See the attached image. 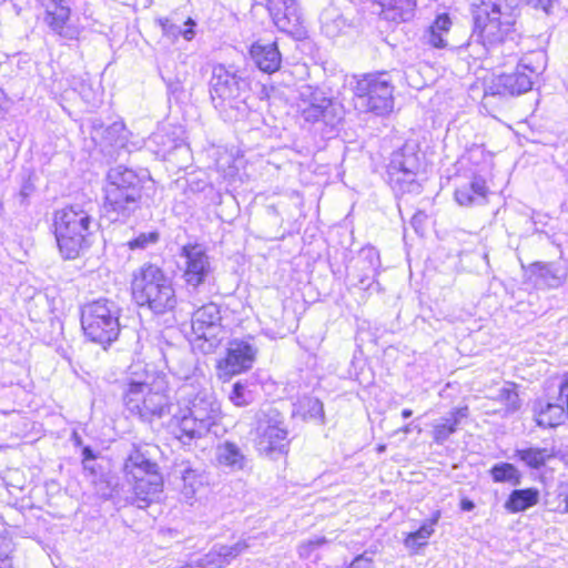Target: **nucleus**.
I'll return each instance as SVG.
<instances>
[{
	"label": "nucleus",
	"mask_w": 568,
	"mask_h": 568,
	"mask_svg": "<svg viewBox=\"0 0 568 568\" xmlns=\"http://www.w3.org/2000/svg\"><path fill=\"white\" fill-rule=\"evenodd\" d=\"M168 414L169 432L183 445H190L216 423L221 405L209 388L186 381L176 389Z\"/></svg>",
	"instance_id": "f257e3e1"
},
{
	"label": "nucleus",
	"mask_w": 568,
	"mask_h": 568,
	"mask_svg": "<svg viewBox=\"0 0 568 568\" xmlns=\"http://www.w3.org/2000/svg\"><path fill=\"white\" fill-rule=\"evenodd\" d=\"M517 16L518 0H481L475 18V33L491 58L516 61Z\"/></svg>",
	"instance_id": "f03ea898"
},
{
	"label": "nucleus",
	"mask_w": 568,
	"mask_h": 568,
	"mask_svg": "<svg viewBox=\"0 0 568 568\" xmlns=\"http://www.w3.org/2000/svg\"><path fill=\"white\" fill-rule=\"evenodd\" d=\"M154 187L146 171L119 164L108 170L102 186V209L112 222L125 223L141 207L143 192Z\"/></svg>",
	"instance_id": "7ed1b4c3"
},
{
	"label": "nucleus",
	"mask_w": 568,
	"mask_h": 568,
	"mask_svg": "<svg viewBox=\"0 0 568 568\" xmlns=\"http://www.w3.org/2000/svg\"><path fill=\"white\" fill-rule=\"evenodd\" d=\"M93 204H72L54 215V233L57 243L64 258L78 257L83 248L89 246V236L97 227V222L91 215Z\"/></svg>",
	"instance_id": "20e7f679"
},
{
	"label": "nucleus",
	"mask_w": 568,
	"mask_h": 568,
	"mask_svg": "<svg viewBox=\"0 0 568 568\" xmlns=\"http://www.w3.org/2000/svg\"><path fill=\"white\" fill-rule=\"evenodd\" d=\"M131 290L135 303L155 314H164L176 304L171 278L155 264L145 263L133 272Z\"/></svg>",
	"instance_id": "39448f33"
},
{
	"label": "nucleus",
	"mask_w": 568,
	"mask_h": 568,
	"mask_svg": "<svg viewBox=\"0 0 568 568\" xmlns=\"http://www.w3.org/2000/svg\"><path fill=\"white\" fill-rule=\"evenodd\" d=\"M162 378L146 376L144 379L129 378L123 389L125 408L144 422L161 418L172 404Z\"/></svg>",
	"instance_id": "423d86ee"
},
{
	"label": "nucleus",
	"mask_w": 568,
	"mask_h": 568,
	"mask_svg": "<svg viewBox=\"0 0 568 568\" xmlns=\"http://www.w3.org/2000/svg\"><path fill=\"white\" fill-rule=\"evenodd\" d=\"M546 68V54L544 51H531L523 55L516 65V70L510 73L498 75L485 89L484 100L488 102L489 98L496 95H520L532 89L538 75Z\"/></svg>",
	"instance_id": "0eeeda50"
},
{
	"label": "nucleus",
	"mask_w": 568,
	"mask_h": 568,
	"mask_svg": "<svg viewBox=\"0 0 568 568\" xmlns=\"http://www.w3.org/2000/svg\"><path fill=\"white\" fill-rule=\"evenodd\" d=\"M120 306L106 298L85 304L81 310L82 329L92 342L110 345L120 333Z\"/></svg>",
	"instance_id": "6e6552de"
},
{
	"label": "nucleus",
	"mask_w": 568,
	"mask_h": 568,
	"mask_svg": "<svg viewBox=\"0 0 568 568\" xmlns=\"http://www.w3.org/2000/svg\"><path fill=\"white\" fill-rule=\"evenodd\" d=\"M394 88L386 73L365 74L354 87V105L359 112L386 115L393 111Z\"/></svg>",
	"instance_id": "1a4fd4ad"
},
{
	"label": "nucleus",
	"mask_w": 568,
	"mask_h": 568,
	"mask_svg": "<svg viewBox=\"0 0 568 568\" xmlns=\"http://www.w3.org/2000/svg\"><path fill=\"white\" fill-rule=\"evenodd\" d=\"M422 156L415 143H406L392 154L387 165L388 183L396 193L418 194L422 183L417 179Z\"/></svg>",
	"instance_id": "9d476101"
},
{
	"label": "nucleus",
	"mask_w": 568,
	"mask_h": 568,
	"mask_svg": "<svg viewBox=\"0 0 568 568\" xmlns=\"http://www.w3.org/2000/svg\"><path fill=\"white\" fill-rule=\"evenodd\" d=\"M250 83L245 77L223 64L215 65L210 80V93L213 101L220 100V105L229 104L237 108L245 102Z\"/></svg>",
	"instance_id": "9b49d317"
},
{
	"label": "nucleus",
	"mask_w": 568,
	"mask_h": 568,
	"mask_svg": "<svg viewBox=\"0 0 568 568\" xmlns=\"http://www.w3.org/2000/svg\"><path fill=\"white\" fill-rule=\"evenodd\" d=\"M221 320L220 306L215 303L201 306L192 315L194 346L205 354L214 352L224 338Z\"/></svg>",
	"instance_id": "f8f14e48"
},
{
	"label": "nucleus",
	"mask_w": 568,
	"mask_h": 568,
	"mask_svg": "<svg viewBox=\"0 0 568 568\" xmlns=\"http://www.w3.org/2000/svg\"><path fill=\"white\" fill-rule=\"evenodd\" d=\"M182 277L187 286L197 288L213 276L211 258L202 244H186L181 247Z\"/></svg>",
	"instance_id": "ddd939ff"
},
{
	"label": "nucleus",
	"mask_w": 568,
	"mask_h": 568,
	"mask_svg": "<svg viewBox=\"0 0 568 568\" xmlns=\"http://www.w3.org/2000/svg\"><path fill=\"white\" fill-rule=\"evenodd\" d=\"M42 20L50 31L64 41L77 40L82 29L72 22L71 8L67 0H40Z\"/></svg>",
	"instance_id": "4468645a"
},
{
	"label": "nucleus",
	"mask_w": 568,
	"mask_h": 568,
	"mask_svg": "<svg viewBox=\"0 0 568 568\" xmlns=\"http://www.w3.org/2000/svg\"><path fill=\"white\" fill-rule=\"evenodd\" d=\"M256 349L247 341L233 339L227 344L226 355L217 363L219 377L226 381L250 369L255 361Z\"/></svg>",
	"instance_id": "2eb2a0df"
},
{
	"label": "nucleus",
	"mask_w": 568,
	"mask_h": 568,
	"mask_svg": "<svg viewBox=\"0 0 568 568\" xmlns=\"http://www.w3.org/2000/svg\"><path fill=\"white\" fill-rule=\"evenodd\" d=\"M268 13L275 27L294 38L305 34L303 20L295 0H271Z\"/></svg>",
	"instance_id": "dca6fc26"
},
{
	"label": "nucleus",
	"mask_w": 568,
	"mask_h": 568,
	"mask_svg": "<svg viewBox=\"0 0 568 568\" xmlns=\"http://www.w3.org/2000/svg\"><path fill=\"white\" fill-rule=\"evenodd\" d=\"M300 99L298 111L305 122L315 123L323 120L325 123H329L332 100L325 97L320 89L304 85L300 90Z\"/></svg>",
	"instance_id": "f3484780"
},
{
	"label": "nucleus",
	"mask_w": 568,
	"mask_h": 568,
	"mask_svg": "<svg viewBox=\"0 0 568 568\" xmlns=\"http://www.w3.org/2000/svg\"><path fill=\"white\" fill-rule=\"evenodd\" d=\"M247 548L248 544L245 540H240L231 546L215 544L207 554L195 561V566L199 568H225Z\"/></svg>",
	"instance_id": "a211bd4d"
},
{
	"label": "nucleus",
	"mask_w": 568,
	"mask_h": 568,
	"mask_svg": "<svg viewBox=\"0 0 568 568\" xmlns=\"http://www.w3.org/2000/svg\"><path fill=\"white\" fill-rule=\"evenodd\" d=\"M250 55L254 64L265 73H274L282 63V54L276 42H254L250 49Z\"/></svg>",
	"instance_id": "6ab92c4d"
},
{
	"label": "nucleus",
	"mask_w": 568,
	"mask_h": 568,
	"mask_svg": "<svg viewBox=\"0 0 568 568\" xmlns=\"http://www.w3.org/2000/svg\"><path fill=\"white\" fill-rule=\"evenodd\" d=\"M134 481L131 503L138 508L144 509L159 498L163 486L159 474L139 477V479H134Z\"/></svg>",
	"instance_id": "aec40b11"
},
{
	"label": "nucleus",
	"mask_w": 568,
	"mask_h": 568,
	"mask_svg": "<svg viewBox=\"0 0 568 568\" xmlns=\"http://www.w3.org/2000/svg\"><path fill=\"white\" fill-rule=\"evenodd\" d=\"M257 447L266 455L286 453L288 447L287 430L278 424L260 426Z\"/></svg>",
	"instance_id": "412c9836"
},
{
	"label": "nucleus",
	"mask_w": 568,
	"mask_h": 568,
	"mask_svg": "<svg viewBox=\"0 0 568 568\" xmlns=\"http://www.w3.org/2000/svg\"><path fill=\"white\" fill-rule=\"evenodd\" d=\"M530 273L536 286L548 288L561 286L567 277V268L559 263L536 262L530 265Z\"/></svg>",
	"instance_id": "4be33fe9"
},
{
	"label": "nucleus",
	"mask_w": 568,
	"mask_h": 568,
	"mask_svg": "<svg viewBox=\"0 0 568 568\" xmlns=\"http://www.w3.org/2000/svg\"><path fill=\"white\" fill-rule=\"evenodd\" d=\"M469 415L468 406L453 408L446 416L436 419L432 427V437L436 444H444L455 434L463 419Z\"/></svg>",
	"instance_id": "5701e85b"
},
{
	"label": "nucleus",
	"mask_w": 568,
	"mask_h": 568,
	"mask_svg": "<svg viewBox=\"0 0 568 568\" xmlns=\"http://www.w3.org/2000/svg\"><path fill=\"white\" fill-rule=\"evenodd\" d=\"M487 193L485 179L474 176L469 182L456 189L455 200L462 206L483 205L487 202Z\"/></svg>",
	"instance_id": "b1692460"
},
{
	"label": "nucleus",
	"mask_w": 568,
	"mask_h": 568,
	"mask_svg": "<svg viewBox=\"0 0 568 568\" xmlns=\"http://www.w3.org/2000/svg\"><path fill=\"white\" fill-rule=\"evenodd\" d=\"M382 8L384 19L405 22L414 17L416 0H375Z\"/></svg>",
	"instance_id": "393cba45"
},
{
	"label": "nucleus",
	"mask_w": 568,
	"mask_h": 568,
	"mask_svg": "<svg viewBox=\"0 0 568 568\" xmlns=\"http://www.w3.org/2000/svg\"><path fill=\"white\" fill-rule=\"evenodd\" d=\"M452 24V20L447 13L438 14L423 36L425 43L436 49L447 48V37Z\"/></svg>",
	"instance_id": "a878e982"
},
{
	"label": "nucleus",
	"mask_w": 568,
	"mask_h": 568,
	"mask_svg": "<svg viewBox=\"0 0 568 568\" xmlns=\"http://www.w3.org/2000/svg\"><path fill=\"white\" fill-rule=\"evenodd\" d=\"M292 414L302 420H313L320 424H323L325 419L323 403L312 396L300 397L293 404Z\"/></svg>",
	"instance_id": "bb28decb"
},
{
	"label": "nucleus",
	"mask_w": 568,
	"mask_h": 568,
	"mask_svg": "<svg viewBox=\"0 0 568 568\" xmlns=\"http://www.w3.org/2000/svg\"><path fill=\"white\" fill-rule=\"evenodd\" d=\"M535 419L538 426L555 427L560 425L566 416L562 405L538 400L534 405Z\"/></svg>",
	"instance_id": "cd10ccee"
},
{
	"label": "nucleus",
	"mask_w": 568,
	"mask_h": 568,
	"mask_svg": "<svg viewBox=\"0 0 568 568\" xmlns=\"http://www.w3.org/2000/svg\"><path fill=\"white\" fill-rule=\"evenodd\" d=\"M216 458L221 466L232 471L243 470L248 463L241 448L231 442H225L217 447Z\"/></svg>",
	"instance_id": "c85d7f7f"
},
{
	"label": "nucleus",
	"mask_w": 568,
	"mask_h": 568,
	"mask_svg": "<svg viewBox=\"0 0 568 568\" xmlns=\"http://www.w3.org/2000/svg\"><path fill=\"white\" fill-rule=\"evenodd\" d=\"M156 469V464L152 463L139 450L131 453L124 464L125 474L132 476L133 480L151 474H158Z\"/></svg>",
	"instance_id": "c756f323"
},
{
	"label": "nucleus",
	"mask_w": 568,
	"mask_h": 568,
	"mask_svg": "<svg viewBox=\"0 0 568 568\" xmlns=\"http://www.w3.org/2000/svg\"><path fill=\"white\" fill-rule=\"evenodd\" d=\"M358 263L363 271L359 284L362 287H368L371 285V280L374 278L378 267L381 266L378 251L372 246L362 248L359 252Z\"/></svg>",
	"instance_id": "7c9ffc66"
},
{
	"label": "nucleus",
	"mask_w": 568,
	"mask_h": 568,
	"mask_svg": "<svg viewBox=\"0 0 568 568\" xmlns=\"http://www.w3.org/2000/svg\"><path fill=\"white\" fill-rule=\"evenodd\" d=\"M539 500V491L536 488L515 489L505 503V508L510 513L524 511L535 506Z\"/></svg>",
	"instance_id": "2f4dec72"
},
{
	"label": "nucleus",
	"mask_w": 568,
	"mask_h": 568,
	"mask_svg": "<svg viewBox=\"0 0 568 568\" xmlns=\"http://www.w3.org/2000/svg\"><path fill=\"white\" fill-rule=\"evenodd\" d=\"M516 457L524 462L528 467L539 469L546 465L548 460L558 456L555 447L551 448H526L517 449Z\"/></svg>",
	"instance_id": "473e14b6"
},
{
	"label": "nucleus",
	"mask_w": 568,
	"mask_h": 568,
	"mask_svg": "<svg viewBox=\"0 0 568 568\" xmlns=\"http://www.w3.org/2000/svg\"><path fill=\"white\" fill-rule=\"evenodd\" d=\"M322 31L329 38L338 36L347 26L341 10L334 6L325 8L320 17Z\"/></svg>",
	"instance_id": "72a5a7b5"
},
{
	"label": "nucleus",
	"mask_w": 568,
	"mask_h": 568,
	"mask_svg": "<svg viewBox=\"0 0 568 568\" xmlns=\"http://www.w3.org/2000/svg\"><path fill=\"white\" fill-rule=\"evenodd\" d=\"M442 513L440 510H436L433 513L432 517L424 521V524L413 532H409L405 538V546L408 548H419L427 544V540L435 531V526L438 524L440 519Z\"/></svg>",
	"instance_id": "f704fd0d"
},
{
	"label": "nucleus",
	"mask_w": 568,
	"mask_h": 568,
	"mask_svg": "<svg viewBox=\"0 0 568 568\" xmlns=\"http://www.w3.org/2000/svg\"><path fill=\"white\" fill-rule=\"evenodd\" d=\"M158 21L161 27L163 36L169 38L170 40H176L179 37H183L185 40L191 41L195 36V22L191 18H189L184 23L186 28H182L181 26L174 24L168 18H161Z\"/></svg>",
	"instance_id": "c9c22d12"
},
{
	"label": "nucleus",
	"mask_w": 568,
	"mask_h": 568,
	"mask_svg": "<svg viewBox=\"0 0 568 568\" xmlns=\"http://www.w3.org/2000/svg\"><path fill=\"white\" fill-rule=\"evenodd\" d=\"M489 474L495 483H508L514 486L519 485L521 479L520 471L509 463H498L494 465Z\"/></svg>",
	"instance_id": "e433bc0d"
},
{
	"label": "nucleus",
	"mask_w": 568,
	"mask_h": 568,
	"mask_svg": "<svg viewBox=\"0 0 568 568\" xmlns=\"http://www.w3.org/2000/svg\"><path fill=\"white\" fill-rule=\"evenodd\" d=\"M129 132L121 121H115L104 130V139L111 146L125 148Z\"/></svg>",
	"instance_id": "4c0bfd02"
},
{
	"label": "nucleus",
	"mask_w": 568,
	"mask_h": 568,
	"mask_svg": "<svg viewBox=\"0 0 568 568\" xmlns=\"http://www.w3.org/2000/svg\"><path fill=\"white\" fill-rule=\"evenodd\" d=\"M230 400L239 407L247 406L254 399L253 390L247 381H239L233 384L229 395Z\"/></svg>",
	"instance_id": "58836bf2"
},
{
	"label": "nucleus",
	"mask_w": 568,
	"mask_h": 568,
	"mask_svg": "<svg viewBox=\"0 0 568 568\" xmlns=\"http://www.w3.org/2000/svg\"><path fill=\"white\" fill-rule=\"evenodd\" d=\"M495 399L505 405L506 413H515L520 407V400L515 384L509 383L498 389Z\"/></svg>",
	"instance_id": "ea45409f"
},
{
	"label": "nucleus",
	"mask_w": 568,
	"mask_h": 568,
	"mask_svg": "<svg viewBox=\"0 0 568 568\" xmlns=\"http://www.w3.org/2000/svg\"><path fill=\"white\" fill-rule=\"evenodd\" d=\"M152 141L161 146V149L158 151L159 153H162L163 156L166 154H170L172 151L176 149H181L184 151H187L185 148L183 140L180 138H171L165 132H156L152 135Z\"/></svg>",
	"instance_id": "a19ab883"
},
{
	"label": "nucleus",
	"mask_w": 568,
	"mask_h": 568,
	"mask_svg": "<svg viewBox=\"0 0 568 568\" xmlns=\"http://www.w3.org/2000/svg\"><path fill=\"white\" fill-rule=\"evenodd\" d=\"M557 501L546 500L552 510L558 513H568V478L558 483L555 490Z\"/></svg>",
	"instance_id": "79ce46f5"
},
{
	"label": "nucleus",
	"mask_w": 568,
	"mask_h": 568,
	"mask_svg": "<svg viewBox=\"0 0 568 568\" xmlns=\"http://www.w3.org/2000/svg\"><path fill=\"white\" fill-rule=\"evenodd\" d=\"M160 241V233L158 231L142 232L134 239L128 242L130 250H145Z\"/></svg>",
	"instance_id": "37998d69"
},
{
	"label": "nucleus",
	"mask_w": 568,
	"mask_h": 568,
	"mask_svg": "<svg viewBox=\"0 0 568 568\" xmlns=\"http://www.w3.org/2000/svg\"><path fill=\"white\" fill-rule=\"evenodd\" d=\"M175 473L181 475L185 494H194L197 486L201 484L197 473L186 465H181L179 469H175Z\"/></svg>",
	"instance_id": "c03bdc74"
},
{
	"label": "nucleus",
	"mask_w": 568,
	"mask_h": 568,
	"mask_svg": "<svg viewBox=\"0 0 568 568\" xmlns=\"http://www.w3.org/2000/svg\"><path fill=\"white\" fill-rule=\"evenodd\" d=\"M326 544V539L324 537H314L298 546V555L302 558H310L312 552Z\"/></svg>",
	"instance_id": "a18cd8bd"
},
{
	"label": "nucleus",
	"mask_w": 568,
	"mask_h": 568,
	"mask_svg": "<svg viewBox=\"0 0 568 568\" xmlns=\"http://www.w3.org/2000/svg\"><path fill=\"white\" fill-rule=\"evenodd\" d=\"M12 551L13 544L11 538L0 534V562L8 560Z\"/></svg>",
	"instance_id": "49530a36"
},
{
	"label": "nucleus",
	"mask_w": 568,
	"mask_h": 568,
	"mask_svg": "<svg viewBox=\"0 0 568 568\" xmlns=\"http://www.w3.org/2000/svg\"><path fill=\"white\" fill-rule=\"evenodd\" d=\"M33 192V185L30 184V183H24L18 194V197H19V202L21 205H26L27 204V200L28 197L32 194Z\"/></svg>",
	"instance_id": "de8ad7c7"
},
{
	"label": "nucleus",
	"mask_w": 568,
	"mask_h": 568,
	"mask_svg": "<svg viewBox=\"0 0 568 568\" xmlns=\"http://www.w3.org/2000/svg\"><path fill=\"white\" fill-rule=\"evenodd\" d=\"M527 4L535 9H541L545 12L549 11L552 0H524Z\"/></svg>",
	"instance_id": "09e8293b"
},
{
	"label": "nucleus",
	"mask_w": 568,
	"mask_h": 568,
	"mask_svg": "<svg viewBox=\"0 0 568 568\" xmlns=\"http://www.w3.org/2000/svg\"><path fill=\"white\" fill-rule=\"evenodd\" d=\"M481 158H484V150L480 146H475L468 151V159L470 161L478 162Z\"/></svg>",
	"instance_id": "8fccbe9b"
},
{
	"label": "nucleus",
	"mask_w": 568,
	"mask_h": 568,
	"mask_svg": "<svg viewBox=\"0 0 568 568\" xmlns=\"http://www.w3.org/2000/svg\"><path fill=\"white\" fill-rule=\"evenodd\" d=\"M460 508L464 511H471L475 508V504L471 500L465 498L460 501Z\"/></svg>",
	"instance_id": "3c124183"
},
{
	"label": "nucleus",
	"mask_w": 568,
	"mask_h": 568,
	"mask_svg": "<svg viewBox=\"0 0 568 568\" xmlns=\"http://www.w3.org/2000/svg\"><path fill=\"white\" fill-rule=\"evenodd\" d=\"M168 89L171 93H175L181 90V83L180 82H170V83H168Z\"/></svg>",
	"instance_id": "603ef678"
},
{
	"label": "nucleus",
	"mask_w": 568,
	"mask_h": 568,
	"mask_svg": "<svg viewBox=\"0 0 568 568\" xmlns=\"http://www.w3.org/2000/svg\"><path fill=\"white\" fill-rule=\"evenodd\" d=\"M83 456H84L85 459L94 458V455H93L92 450L90 448H88V447H85L83 449Z\"/></svg>",
	"instance_id": "864d4df0"
},
{
	"label": "nucleus",
	"mask_w": 568,
	"mask_h": 568,
	"mask_svg": "<svg viewBox=\"0 0 568 568\" xmlns=\"http://www.w3.org/2000/svg\"><path fill=\"white\" fill-rule=\"evenodd\" d=\"M568 389V375L566 376L564 383L560 386V394L564 395Z\"/></svg>",
	"instance_id": "5fc2aeb1"
},
{
	"label": "nucleus",
	"mask_w": 568,
	"mask_h": 568,
	"mask_svg": "<svg viewBox=\"0 0 568 568\" xmlns=\"http://www.w3.org/2000/svg\"><path fill=\"white\" fill-rule=\"evenodd\" d=\"M556 452H558V456L556 458H560L566 465H568V454H562L558 449H556Z\"/></svg>",
	"instance_id": "6e6d98bb"
},
{
	"label": "nucleus",
	"mask_w": 568,
	"mask_h": 568,
	"mask_svg": "<svg viewBox=\"0 0 568 568\" xmlns=\"http://www.w3.org/2000/svg\"><path fill=\"white\" fill-rule=\"evenodd\" d=\"M412 415H413V410L412 409L405 408V409L402 410V417L403 418H409Z\"/></svg>",
	"instance_id": "4d7b16f0"
},
{
	"label": "nucleus",
	"mask_w": 568,
	"mask_h": 568,
	"mask_svg": "<svg viewBox=\"0 0 568 568\" xmlns=\"http://www.w3.org/2000/svg\"><path fill=\"white\" fill-rule=\"evenodd\" d=\"M402 432L405 434H409L412 432V424H407L402 428Z\"/></svg>",
	"instance_id": "13d9d810"
},
{
	"label": "nucleus",
	"mask_w": 568,
	"mask_h": 568,
	"mask_svg": "<svg viewBox=\"0 0 568 568\" xmlns=\"http://www.w3.org/2000/svg\"><path fill=\"white\" fill-rule=\"evenodd\" d=\"M0 568H13V567L8 560H6L3 562H0Z\"/></svg>",
	"instance_id": "bf43d9fd"
},
{
	"label": "nucleus",
	"mask_w": 568,
	"mask_h": 568,
	"mask_svg": "<svg viewBox=\"0 0 568 568\" xmlns=\"http://www.w3.org/2000/svg\"><path fill=\"white\" fill-rule=\"evenodd\" d=\"M257 2L261 4H265L266 8L268 9V4L271 3V0H257Z\"/></svg>",
	"instance_id": "052dcab7"
},
{
	"label": "nucleus",
	"mask_w": 568,
	"mask_h": 568,
	"mask_svg": "<svg viewBox=\"0 0 568 568\" xmlns=\"http://www.w3.org/2000/svg\"><path fill=\"white\" fill-rule=\"evenodd\" d=\"M385 448H386V447H385V445H379V446H378V448H377V450H378L379 453H382V452H384V450H385Z\"/></svg>",
	"instance_id": "680f3d73"
}]
</instances>
